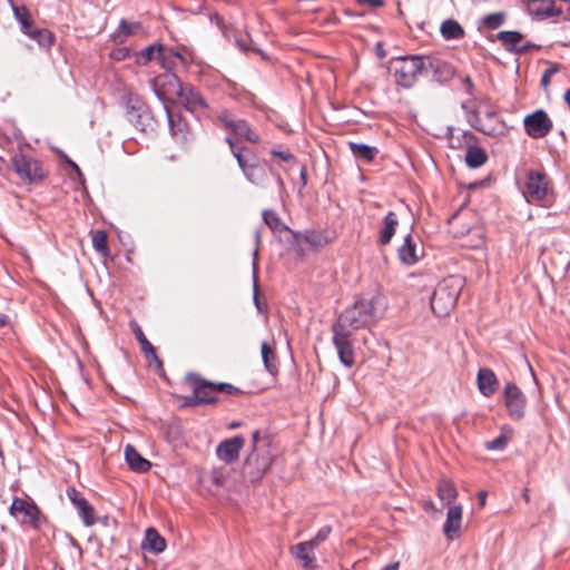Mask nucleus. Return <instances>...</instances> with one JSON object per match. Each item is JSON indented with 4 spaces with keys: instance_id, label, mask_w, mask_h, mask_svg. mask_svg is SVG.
<instances>
[{
    "instance_id": "obj_37",
    "label": "nucleus",
    "mask_w": 570,
    "mask_h": 570,
    "mask_svg": "<svg viewBox=\"0 0 570 570\" xmlns=\"http://www.w3.org/2000/svg\"><path fill=\"white\" fill-rule=\"evenodd\" d=\"M263 217H264V220L265 223L269 226V228L274 232V233H278V234H282L283 232L285 233H289V230L287 229V227H285L279 218L277 217V215L271 210H265L263 213Z\"/></svg>"
},
{
    "instance_id": "obj_12",
    "label": "nucleus",
    "mask_w": 570,
    "mask_h": 570,
    "mask_svg": "<svg viewBox=\"0 0 570 570\" xmlns=\"http://www.w3.org/2000/svg\"><path fill=\"white\" fill-rule=\"evenodd\" d=\"M227 142L229 144L233 155L237 159V163H238L239 167L242 168L246 178L253 184L259 183V180L264 176V169L258 164L250 161V159H248L243 154L242 150L236 149L233 140L229 137L227 138Z\"/></svg>"
},
{
    "instance_id": "obj_55",
    "label": "nucleus",
    "mask_w": 570,
    "mask_h": 570,
    "mask_svg": "<svg viewBox=\"0 0 570 570\" xmlns=\"http://www.w3.org/2000/svg\"><path fill=\"white\" fill-rule=\"evenodd\" d=\"M424 509H425L426 511H429V510L436 511V510L434 509L433 503H431V502L426 503V504L424 505Z\"/></svg>"
},
{
    "instance_id": "obj_6",
    "label": "nucleus",
    "mask_w": 570,
    "mask_h": 570,
    "mask_svg": "<svg viewBox=\"0 0 570 570\" xmlns=\"http://www.w3.org/2000/svg\"><path fill=\"white\" fill-rule=\"evenodd\" d=\"M272 464V456L266 449H255L246 459L244 474L252 482L259 481Z\"/></svg>"
},
{
    "instance_id": "obj_16",
    "label": "nucleus",
    "mask_w": 570,
    "mask_h": 570,
    "mask_svg": "<svg viewBox=\"0 0 570 570\" xmlns=\"http://www.w3.org/2000/svg\"><path fill=\"white\" fill-rule=\"evenodd\" d=\"M463 509L460 504L450 505L446 512V520L443 524V533L449 540L460 537L462 530Z\"/></svg>"
},
{
    "instance_id": "obj_48",
    "label": "nucleus",
    "mask_w": 570,
    "mask_h": 570,
    "mask_svg": "<svg viewBox=\"0 0 570 570\" xmlns=\"http://www.w3.org/2000/svg\"><path fill=\"white\" fill-rule=\"evenodd\" d=\"M68 497L75 505L78 500H86L85 498L80 497L75 489L68 490Z\"/></svg>"
},
{
    "instance_id": "obj_53",
    "label": "nucleus",
    "mask_w": 570,
    "mask_h": 570,
    "mask_svg": "<svg viewBox=\"0 0 570 570\" xmlns=\"http://www.w3.org/2000/svg\"><path fill=\"white\" fill-rule=\"evenodd\" d=\"M213 481H214V483H215V484H217V485H222V484L224 483V481H223V476H222V475H216V474H215V475H214V478H213Z\"/></svg>"
},
{
    "instance_id": "obj_2",
    "label": "nucleus",
    "mask_w": 570,
    "mask_h": 570,
    "mask_svg": "<svg viewBox=\"0 0 570 570\" xmlns=\"http://www.w3.org/2000/svg\"><path fill=\"white\" fill-rule=\"evenodd\" d=\"M449 225L453 236L463 240V246L479 248L483 245L484 229L473 213L469 210L460 212L449 220Z\"/></svg>"
},
{
    "instance_id": "obj_13",
    "label": "nucleus",
    "mask_w": 570,
    "mask_h": 570,
    "mask_svg": "<svg viewBox=\"0 0 570 570\" xmlns=\"http://www.w3.org/2000/svg\"><path fill=\"white\" fill-rule=\"evenodd\" d=\"M478 128L492 135L500 128V120L497 112L488 105H479L474 111Z\"/></svg>"
},
{
    "instance_id": "obj_30",
    "label": "nucleus",
    "mask_w": 570,
    "mask_h": 570,
    "mask_svg": "<svg viewBox=\"0 0 570 570\" xmlns=\"http://www.w3.org/2000/svg\"><path fill=\"white\" fill-rule=\"evenodd\" d=\"M513 435V430L510 426H503L501 429V433L498 438L492 441L485 443V448L490 451H500L503 450L508 442L511 440Z\"/></svg>"
},
{
    "instance_id": "obj_36",
    "label": "nucleus",
    "mask_w": 570,
    "mask_h": 570,
    "mask_svg": "<svg viewBox=\"0 0 570 570\" xmlns=\"http://www.w3.org/2000/svg\"><path fill=\"white\" fill-rule=\"evenodd\" d=\"M262 358L269 373H275L277 371L274 350L267 343L262 344Z\"/></svg>"
},
{
    "instance_id": "obj_27",
    "label": "nucleus",
    "mask_w": 570,
    "mask_h": 570,
    "mask_svg": "<svg viewBox=\"0 0 570 570\" xmlns=\"http://www.w3.org/2000/svg\"><path fill=\"white\" fill-rule=\"evenodd\" d=\"M530 14L535 17H550L554 14L553 0H529L527 3Z\"/></svg>"
},
{
    "instance_id": "obj_42",
    "label": "nucleus",
    "mask_w": 570,
    "mask_h": 570,
    "mask_svg": "<svg viewBox=\"0 0 570 570\" xmlns=\"http://www.w3.org/2000/svg\"><path fill=\"white\" fill-rule=\"evenodd\" d=\"M136 337L139 341L140 346H141L142 351L145 352V354L147 356H151L153 358H157L156 354H155L154 347L147 341V338L145 337V335H144V333H142V331L140 328L136 330Z\"/></svg>"
},
{
    "instance_id": "obj_40",
    "label": "nucleus",
    "mask_w": 570,
    "mask_h": 570,
    "mask_svg": "<svg viewBox=\"0 0 570 570\" xmlns=\"http://www.w3.org/2000/svg\"><path fill=\"white\" fill-rule=\"evenodd\" d=\"M139 28L140 24L138 22H128L122 20L119 24V33L117 35L116 39L119 42H124L127 37L135 35Z\"/></svg>"
},
{
    "instance_id": "obj_46",
    "label": "nucleus",
    "mask_w": 570,
    "mask_h": 570,
    "mask_svg": "<svg viewBox=\"0 0 570 570\" xmlns=\"http://www.w3.org/2000/svg\"><path fill=\"white\" fill-rule=\"evenodd\" d=\"M216 392H225V393H233L234 391H236V389L228 384V383H219V384H215V389H214Z\"/></svg>"
},
{
    "instance_id": "obj_1",
    "label": "nucleus",
    "mask_w": 570,
    "mask_h": 570,
    "mask_svg": "<svg viewBox=\"0 0 570 570\" xmlns=\"http://www.w3.org/2000/svg\"><path fill=\"white\" fill-rule=\"evenodd\" d=\"M387 306V298L380 289L364 292L333 324V344L340 361L346 367H352L355 362L352 346L353 333L376 324L384 316Z\"/></svg>"
},
{
    "instance_id": "obj_10",
    "label": "nucleus",
    "mask_w": 570,
    "mask_h": 570,
    "mask_svg": "<svg viewBox=\"0 0 570 570\" xmlns=\"http://www.w3.org/2000/svg\"><path fill=\"white\" fill-rule=\"evenodd\" d=\"M505 406L510 416L514 420H520L524 416L525 397L522 391L513 383H508L504 386Z\"/></svg>"
},
{
    "instance_id": "obj_44",
    "label": "nucleus",
    "mask_w": 570,
    "mask_h": 570,
    "mask_svg": "<svg viewBox=\"0 0 570 570\" xmlns=\"http://www.w3.org/2000/svg\"><path fill=\"white\" fill-rule=\"evenodd\" d=\"M502 21L503 16L501 13L489 14L484 18V22L491 28L499 27L502 23Z\"/></svg>"
},
{
    "instance_id": "obj_7",
    "label": "nucleus",
    "mask_w": 570,
    "mask_h": 570,
    "mask_svg": "<svg viewBox=\"0 0 570 570\" xmlns=\"http://www.w3.org/2000/svg\"><path fill=\"white\" fill-rule=\"evenodd\" d=\"M10 514L19 522L38 528L41 524L42 518L39 508L31 500L14 498L11 507Z\"/></svg>"
},
{
    "instance_id": "obj_4",
    "label": "nucleus",
    "mask_w": 570,
    "mask_h": 570,
    "mask_svg": "<svg viewBox=\"0 0 570 570\" xmlns=\"http://www.w3.org/2000/svg\"><path fill=\"white\" fill-rule=\"evenodd\" d=\"M425 69L423 57H399L391 61V70L396 82L405 88L411 87L421 71Z\"/></svg>"
},
{
    "instance_id": "obj_50",
    "label": "nucleus",
    "mask_w": 570,
    "mask_h": 570,
    "mask_svg": "<svg viewBox=\"0 0 570 570\" xmlns=\"http://www.w3.org/2000/svg\"><path fill=\"white\" fill-rule=\"evenodd\" d=\"M126 55H127V51H126V50H122V49H120V50H118V51H116V52H114V53H112V56H114L116 59H118V60L124 59V58L126 57Z\"/></svg>"
},
{
    "instance_id": "obj_9",
    "label": "nucleus",
    "mask_w": 570,
    "mask_h": 570,
    "mask_svg": "<svg viewBox=\"0 0 570 570\" xmlns=\"http://www.w3.org/2000/svg\"><path fill=\"white\" fill-rule=\"evenodd\" d=\"M525 132L532 138H542L552 129V121L546 111L539 109L523 119Z\"/></svg>"
},
{
    "instance_id": "obj_17",
    "label": "nucleus",
    "mask_w": 570,
    "mask_h": 570,
    "mask_svg": "<svg viewBox=\"0 0 570 570\" xmlns=\"http://www.w3.org/2000/svg\"><path fill=\"white\" fill-rule=\"evenodd\" d=\"M150 61H158L164 69H170L171 65L164 55L161 45H153L136 55V63L146 65Z\"/></svg>"
},
{
    "instance_id": "obj_11",
    "label": "nucleus",
    "mask_w": 570,
    "mask_h": 570,
    "mask_svg": "<svg viewBox=\"0 0 570 570\" xmlns=\"http://www.w3.org/2000/svg\"><path fill=\"white\" fill-rule=\"evenodd\" d=\"M13 166L19 177L29 183L41 180L46 175L37 160L21 155L13 158Z\"/></svg>"
},
{
    "instance_id": "obj_20",
    "label": "nucleus",
    "mask_w": 570,
    "mask_h": 570,
    "mask_svg": "<svg viewBox=\"0 0 570 570\" xmlns=\"http://www.w3.org/2000/svg\"><path fill=\"white\" fill-rule=\"evenodd\" d=\"M124 455L129 468L135 472L145 473L151 468V463L142 458L131 444L125 446Z\"/></svg>"
},
{
    "instance_id": "obj_21",
    "label": "nucleus",
    "mask_w": 570,
    "mask_h": 570,
    "mask_svg": "<svg viewBox=\"0 0 570 570\" xmlns=\"http://www.w3.org/2000/svg\"><path fill=\"white\" fill-rule=\"evenodd\" d=\"M425 69H431L439 80L445 81L454 75L452 66L436 57H423Z\"/></svg>"
},
{
    "instance_id": "obj_8",
    "label": "nucleus",
    "mask_w": 570,
    "mask_h": 570,
    "mask_svg": "<svg viewBox=\"0 0 570 570\" xmlns=\"http://www.w3.org/2000/svg\"><path fill=\"white\" fill-rule=\"evenodd\" d=\"M154 91L163 101H176L184 96V88L176 75L166 72L154 80Z\"/></svg>"
},
{
    "instance_id": "obj_3",
    "label": "nucleus",
    "mask_w": 570,
    "mask_h": 570,
    "mask_svg": "<svg viewBox=\"0 0 570 570\" xmlns=\"http://www.w3.org/2000/svg\"><path fill=\"white\" fill-rule=\"evenodd\" d=\"M463 283L460 277L451 276L438 284L432 298L431 308L436 316H446L454 308Z\"/></svg>"
},
{
    "instance_id": "obj_43",
    "label": "nucleus",
    "mask_w": 570,
    "mask_h": 570,
    "mask_svg": "<svg viewBox=\"0 0 570 570\" xmlns=\"http://www.w3.org/2000/svg\"><path fill=\"white\" fill-rule=\"evenodd\" d=\"M331 527L325 525L318 530L314 538L308 540V542L316 549L322 542H324L331 534Z\"/></svg>"
},
{
    "instance_id": "obj_19",
    "label": "nucleus",
    "mask_w": 570,
    "mask_h": 570,
    "mask_svg": "<svg viewBox=\"0 0 570 570\" xmlns=\"http://www.w3.org/2000/svg\"><path fill=\"white\" fill-rule=\"evenodd\" d=\"M243 445L244 439L240 436H234L218 445L217 455L225 462H233L238 458Z\"/></svg>"
},
{
    "instance_id": "obj_47",
    "label": "nucleus",
    "mask_w": 570,
    "mask_h": 570,
    "mask_svg": "<svg viewBox=\"0 0 570 570\" xmlns=\"http://www.w3.org/2000/svg\"><path fill=\"white\" fill-rule=\"evenodd\" d=\"M357 2L362 6L372 8L381 7L383 4L382 0H357Z\"/></svg>"
},
{
    "instance_id": "obj_5",
    "label": "nucleus",
    "mask_w": 570,
    "mask_h": 570,
    "mask_svg": "<svg viewBox=\"0 0 570 570\" xmlns=\"http://www.w3.org/2000/svg\"><path fill=\"white\" fill-rule=\"evenodd\" d=\"M14 18L20 24L21 31L36 40L41 47H50L53 42V36L47 29L33 28V20L29 11L24 7H17L11 3Z\"/></svg>"
},
{
    "instance_id": "obj_54",
    "label": "nucleus",
    "mask_w": 570,
    "mask_h": 570,
    "mask_svg": "<svg viewBox=\"0 0 570 570\" xmlns=\"http://www.w3.org/2000/svg\"><path fill=\"white\" fill-rule=\"evenodd\" d=\"M8 324V317L3 314H0V327L6 326Z\"/></svg>"
},
{
    "instance_id": "obj_29",
    "label": "nucleus",
    "mask_w": 570,
    "mask_h": 570,
    "mask_svg": "<svg viewBox=\"0 0 570 570\" xmlns=\"http://www.w3.org/2000/svg\"><path fill=\"white\" fill-rule=\"evenodd\" d=\"M176 100L181 102L183 105H185V107L191 111H195L205 106V102H204L203 98L199 96V94H197L190 89H188V90L184 89V96L178 97Z\"/></svg>"
},
{
    "instance_id": "obj_28",
    "label": "nucleus",
    "mask_w": 570,
    "mask_h": 570,
    "mask_svg": "<svg viewBox=\"0 0 570 570\" xmlns=\"http://www.w3.org/2000/svg\"><path fill=\"white\" fill-rule=\"evenodd\" d=\"M384 226L380 233V242L386 245L391 242L395 234L396 226L399 224L395 213L390 212L384 218Z\"/></svg>"
},
{
    "instance_id": "obj_56",
    "label": "nucleus",
    "mask_w": 570,
    "mask_h": 570,
    "mask_svg": "<svg viewBox=\"0 0 570 570\" xmlns=\"http://www.w3.org/2000/svg\"><path fill=\"white\" fill-rule=\"evenodd\" d=\"M258 438H259V433H258V431H255V432L253 433V441H254V443H256V442H257Z\"/></svg>"
},
{
    "instance_id": "obj_26",
    "label": "nucleus",
    "mask_w": 570,
    "mask_h": 570,
    "mask_svg": "<svg viewBox=\"0 0 570 570\" xmlns=\"http://www.w3.org/2000/svg\"><path fill=\"white\" fill-rule=\"evenodd\" d=\"M438 498L440 501L446 505H454L453 502L456 500L459 493L454 485V483L450 480L443 479L439 482L438 488Z\"/></svg>"
},
{
    "instance_id": "obj_38",
    "label": "nucleus",
    "mask_w": 570,
    "mask_h": 570,
    "mask_svg": "<svg viewBox=\"0 0 570 570\" xmlns=\"http://www.w3.org/2000/svg\"><path fill=\"white\" fill-rule=\"evenodd\" d=\"M92 246L102 256L107 257L109 255L107 245V234L104 230H97L94 233Z\"/></svg>"
},
{
    "instance_id": "obj_39",
    "label": "nucleus",
    "mask_w": 570,
    "mask_h": 570,
    "mask_svg": "<svg viewBox=\"0 0 570 570\" xmlns=\"http://www.w3.org/2000/svg\"><path fill=\"white\" fill-rule=\"evenodd\" d=\"M295 238L299 244L304 242L306 244H309L312 247H321L328 244L330 242L325 236L316 233H309L304 236H296Z\"/></svg>"
},
{
    "instance_id": "obj_32",
    "label": "nucleus",
    "mask_w": 570,
    "mask_h": 570,
    "mask_svg": "<svg viewBox=\"0 0 570 570\" xmlns=\"http://www.w3.org/2000/svg\"><path fill=\"white\" fill-rule=\"evenodd\" d=\"M76 508L86 527H92L96 523L95 509L87 500H78Z\"/></svg>"
},
{
    "instance_id": "obj_49",
    "label": "nucleus",
    "mask_w": 570,
    "mask_h": 570,
    "mask_svg": "<svg viewBox=\"0 0 570 570\" xmlns=\"http://www.w3.org/2000/svg\"><path fill=\"white\" fill-rule=\"evenodd\" d=\"M274 155L279 157L284 161H289L291 159H293V156L289 153L274 151Z\"/></svg>"
},
{
    "instance_id": "obj_18",
    "label": "nucleus",
    "mask_w": 570,
    "mask_h": 570,
    "mask_svg": "<svg viewBox=\"0 0 570 570\" xmlns=\"http://www.w3.org/2000/svg\"><path fill=\"white\" fill-rule=\"evenodd\" d=\"M476 382L480 393L485 397L493 395L499 386L494 372L487 367L479 370Z\"/></svg>"
},
{
    "instance_id": "obj_23",
    "label": "nucleus",
    "mask_w": 570,
    "mask_h": 570,
    "mask_svg": "<svg viewBox=\"0 0 570 570\" xmlns=\"http://www.w3.org/2000/svg\"><path fill=\"white\" fill-rule=\"evenodd\" d=\"M141 547L144 550L158 554L166 549V540L154 528H148Z\"/></svg>"
},
{
    "instance_id": "obj_35",
    "label": "nucleus",
    "mask_w": 570,
    "mask_h": 570,
    "mask_svg": "<svg viewBox=\"0 0 570 570\" xmlns=\"http://www.w3.org/2000/svg\"><path fill=\"white\" fill-rule=\"evenodd\" d=\"M498 38L507 47V49L517 50L518 45L522 39V35L517 31H501L498 35Z\"/></svg>"
},
{
    "instance_id": "obj_33",
    "label": "nucleus",
    "mask_w": 570,
    "mask_h": 570,
    "mask_svg": "<svg viewBox=\"0 0 570 570\" xmlns=\"http://www.w3.org/2000/svg\"><path fill=\"white\" fill-rule=\"evenodd\" d=\"M440 30L442 36L448 40L460 39L464 35L463 28L455 20L452 19L445 20L441 24Z\"/></svg>"
},
{
    "instance_id": "obj_41",
    "label": "nucleus",
    "mask_w": 570,
    "mask_h": 570,
    "mask_svg": "<svg viewBox=\"0 0 570 570\" xmlns=\"http://www.w3.org/2000/svg\"><path fill=\"white\" fill-rule=\"evenodd\" d=\"M471 139L472 136L465 132H460L459 135H454L453 132H451L449 137V146L453 149H460L464 145L469 146Z\"/></svg>"
},
{
    "instance_id": "obj_24",
    "label": "nucleus",
    "mask_w": 570,
    "mask_h": 570,
    "mask_svg": "<svg viewBox=\"0 0 570 570\" xmlns=\"http://www.w3.org/2000/svg\"><path fill=\"white\" fill-rule=\"evenodd\" d=\"M420 250L413 242L412 236L407 235L403 245L399 248V257L401 262L406 265H413L420 259Z\"/></svg>"
},
{
    "instance_id": "obj_14",
    "label": "nucleus",
    "mask_w": 570,
    "mask_h": 570,
    "mask_svg": "<svg viewBox=\"0 0 570 570\" xmlns=\"http://www.w3.org/2000/svg\"><path fill=\"white\" fill-rule=\"evenodd\" d=\"M527 198L531 202H542L548 195V181L543 174L531 171L527 180Z\"/></svg>"
},
{
    "instance_id": "obj_57",
    "label": "nucleus",
    "mask_w": 570,
    "mask_h": 570,
    "mask_svg": "<svg viewBox=\"0 0 570 570\" xmlns=\"http://www.w3.org/2000/svg\"><path fill=\"white\" fill-rule=\"evenodd\" d=\"M238 46L240 47V49L246 50V47L243 46L240 42H238Z\"/></svg>"
},
{
    "instance_id": "obj_52",
    "label": "nucleus",
    "mask_w": 570,
    "mask_h": 570,
    "mask_svg": "<svg viewBox=\"0 0 570 570\" xmlns=\"http://www.w3.org/2000/svg\"><path fill=\"white\" fill-rule=\"evenodd\" d=\"M400 562H393L384 567L382 570H399Z\"/></svg>"
},
{
    "instance_id": "obj_51",
    "label": "nucleus",
    "mask_w": 570,
    "mask_h": 570,
    "mask_svg": "<svg viewBox=\"0 0 570 570\" xmlns=\"http://www.w3.org/2000/svg\"><path fill=\"white\" fill-rule=\"evenodd\" d=\"M478 498H479L480 504L483 507L485 504V500H487V492H484V491L479 492Z\"/></svg>"
},
{
    "instance_id": "obj_58",
    "label": "nucleus",
    "mask_w": 570,
    "mask_h": 570,
    "mask_svg": "<svg viewBox=\"0 0 570 570\" xmlns=\"http://www.w3.org/2000/svg\"><path fill=\"white\" fill-rule=\"evenodd\" d=\"M72 167H73L77 171H79V168H78V166H77L76 164H72Z\"/></svg>"
},
{
    "instance_id": "obj_31",
    "label": "nucleus",
    "mask_w": 570,
    "mask_h": 570,
    "mask_svg": "<svg viewBox=\"0 0 570 570\" xmlns=\"http://www.w3.org/2000/svg\"><path fill=\"white\" fill-rule=\"evenodd\" d=\"M465 161L472 168L480 167L487 161V154L482 148L469 145Z\"/></svg>"
},
{
    "instance_id": "obj_45",
    "label": "nucleus",
    "mask_w": 570,
    "mask_h": 570,
    "mask_svg": "<svg viewBox=\"0 0 570 570\" xmlns=\"http://www.w3.org/2000/svg\"><path fill=\"white\" fill-rule=\"evenodd\" d=\"M558 71V68L556 66H552L550 68H548L543 76H542V79H541V85L544 89L548 88L549 83H550V79L551 77Z\"/></svg>"
},
{
    "instance_id": "obj_34",
    "label": "nucleus",
    "mask_w": 570,
    "mask_h": 570,
    "mask_svg": "<svg viewBox=\"0 0 570 570\" xmlns=\"http://www.w3.org/2000/svg\"><path fill=\"white\" fill-rule=\"evenodd\" d=\"M350 148L353 155L366 161H372L377 154V149L364 144L351 142Z\"/></svg>"
},
{
    "instance_id": "obj_25",
    "label": "nucleus",
    "mask_w": 570,
    "mask_h": 570,
    "mask_svg": "<svg viewBox=\"0 0 570 570\" xmlns=\"http://www.w3.org/2000/svg\"><path fill=\"white\" fill-rule=\"evenodd\" d=\"M220 120L225 124L226 128L233 130L236 135L245 137L250 141H257V137L250 131L247 124L243 120L233 119L228 115H223Z\"/></svg>"
},
{
    "instance_id": "obj_15",
    "label": "nucleus",
    "mask_w": 570,
    "mask_h": 570,
    "mask_svg": "<svg viewBox=\"0 0 570 570\" xmlns=\"http://www.w3.org/2000/svg\"><path fill=\"white\" fill-rule=\"evenodd\" d=\"M314 550L315 548L308 541H304L292 546L289 552L302 568L314 570L317 567Z\"/></svg>"
},
{
    "instance_id": "obj_22",
    "label": "nucleus",
    "mask_w": 570,
    "mask_h": 570,
    "mask_svg": "<svg viewBox=\"0 0 570 570\" xmlns=\"http://www.w3.org/2000/svg\"><path fill=\"white\" fill-rule=\"evenodd\" d=\"M215 384L207 382L202 379H194L193 380V391H194V397L197 403H209L214 402V393Z\"/></svg>"
}]
</instances>
